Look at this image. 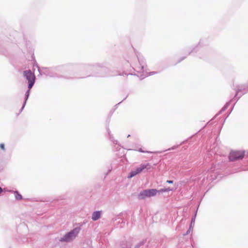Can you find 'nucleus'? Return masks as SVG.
Masks as SVG:
<instances>
[{
  "label": "nucleus",
  "mask_w": 248,
  "mask_h": 248,
  "mask_svg": "<svg viewBox=\"0 0 248 248\" xmlns=\"http://www.w3.org/2000/svg\"><path fill=\"white\" fill-rule=\"evenodd\" d=\"M137 59L139 61L138 64H135L131 60L130 61V64L134 68V69L137 71L139 73H142L143 75L142 76V78H144V77H147L148 76L153 75L156 73L155 72H152L148 74L147 72L144 73V68L145 65V63L144 62L143 58L140 56L137 55Z\"/></svg>",
  "instance_id": "nucleus-1"
},
{
  "label": "nucleus",
  "mask_w": 248,
  "mask_h": 248,
  "mask_svg": "<svg viewBox=\"0 0 248 248\" xmlns=\"http://www.w3.org/2000/svg\"><path fill=\"white\" fill-rule=\"evenodd\" d=\"M80 231L79 227H77L61 237L60 241L64 242H70L75 239Z\"/></svg>",
  "instance_id": "nucleus-2"
},
{
  "label": "nucleus",
  "mask_w": 248,
  "mask_h": 248,
  "mask_svg": "<svg viewBox=\"0 0 248 248\" xmlns=\"http://www.w3.org/2000/svg\"><path fill=\"white\" fill-rule=\"evenodd\" d=\"M58 71V68H46L42 67L38 68V71L40 75H45L46 76L54 77L57 76L56 72Z\"/></svg>",
  "instance_id": "nucleus-3"
},
{
  "label": "nucleus",
  "mask_w": 248,
  "mask_h": 248,
  "mask_svg": "<svg viewBox=\"0 0 248 248\" xmlns=\"http://www.w3.org/2000/svg\"><path fill=\"white\" fill-rule=\"evenodd\" d=\"M23 76L28 81V88L31 89L35 80V76L34 73L30 70H25L23 72Z\"/></svg>",
  "instance_id": "nucleus-4"
},
{
  "label": "nucleus",
  "mask_w": 248,
  "mask_h": 248,
  "mask_svg": "<svg viewBox=\"0 0 248 248\" xmlns=\"http://www.w3.org/2000/svg\"><path fill=\"white\" fill-rule=\"evenodd\" d=\"M158 192V190L156 189H146L142 191L139 194L138 198L139 199L142 200L146 198L155 196Z\"/></svg>",
  "instance_id": "nucleus-5"
},
{
  "label": "nucleus",
  "mask_w": 248,
  "mask_h": 248,
  "mask_svg": "<svg viewBox=\"0 0 248 248\" xmlns=\"http://www.w3.org/2000/svg\"><path fill=\"white\" fill-rule=\"evenodd\" d=\"M147 165H141L139 167L136 168L131 171L129 175L127 176L128 178H131L136 175L140 173L143 170L147 168Z\"/></svg>",
  "instance_id": "nucleus-6"
},
{
  "label": "nucleus",
  "mask_w": 248,
  "mask_h": 248,
  "mask_svg": "<svg viewBox=\"0 0 248 248\" xmlns=\"http://www.w3.org/2000/svg\"><path fill=\"white\" fill-rule=\"evenodd\" d=\"M246 153L245 150H231L229 155H245Z\"/></svg>",
  "instance_id": "nucleus-7"
},
{
  "label": "nucleus",
  "mask_w": 248,
  "mask_h": 248,
  "mask_svg": "<svg viewBox=\"0 0 248 248\" xmlns=\"http://www.w3.org/2000/svg\"><path fill=\"white\" fill-rule=\"evenodd\" d=\"M101 214V211L94 212L92 214V219L94 221L98 220L100 218Z\"/></svg>",
  "instance_id": "nucleus-8"
},
{
  "label": "nucleus",
  "mask_w": 248,
  "mask_h": 248,
  "mask_svg": "<svg viewBox=\"0 0 248 248\" xmlns=\"http://www.w3.org/2000/svg\"><path fill=\"white\" fill-rule=\"evenodd\" d=\"M109 135V139L112 141L114 145V148L116 150H119L120 145L118 143V141L117 140H114V137L110 135V134L108 133Z\"/></svg>",
  "instance_id": "nucleus-9"
},
{
  "label": "nucleus",
  "mask_w": 248,
  "mask_h": 248,
  "mask_svg": "<svg viewBox=\"0 0 248 248\" xmlns=\"http://www.w3.org/2000/svg\"><path fill=\"white\" fill-rule=\"evenodd\" d=\"M30 89H31L29 88V90L26 92V93H25V101H24L23 106L21 108V110L24 108L26 105V102L29 98V96L30 93Z\"/></svg>",
  "instance_id": "nucleus-10"
},
{
  "label": "nucleus",
  "mask_w": 248,
  "mask_h": 248,
  "mask_svg": "<svg viewBox=\"0 0 248 248\" xmlns=\"http://www.w3.org/2000/svg\"><path fill=\"white\" fill-rule=\"evenodd\" d=\"M243 156H229V160L231 161H234L237 160L242 159Z\"/></svg>",
  "instance_id": "nucleus-11"
},
{
  "label": "nucleus",
  "mask_w": 248,
  "mask_h": 248,
  "mask_svg": "<svg viewBox=\"0 0 248 248\" xmlns=\"http://www.w3.org/2000/svg\"><path fill=\"white\" fill-rule=\"evenodd\" d=\"M134 150L138 151L140 152L141 153H151V154H160L162 153V152H148V151H143L141 148H139L138 149H133Z\"/></svg>",
  "instance_id": "nucleus-12"
},
{
  "label": "nucleus",
  "mask_w": 248,
  "mask_h": 248,
  "mask_svg": "<svg viewBox=\"0 0 248 248\" xmlns=\"http://www.w3.org/2000/svg\"><path fill=\"white\" fill-rule=\"evenodd\" d=\"M241 91H243V90H242V86H239L238 87V88L237 89H236V94H235V97L237 98V99L238 100L239 98H240V96L237 97L239 93L240 92H241Z\"/></svg>",
  "instance_id": "nucleus-13"
},
{
  "label": "nucleus",
  "mask_w": 248,
  "mask_h": 248,
  "mask_svg": "<svg viewBox=\"0 0 248 248\" xmlns=\"http://www.w3.org/2000/svg\"><path fill=\"white\" fill-rule=\"evenodd\" d=\"M14 194L15 198L16 200H20L22 199V196L20 194H19L17 191H15Z\"/></svg>",
  "instance_id": "nucleus-14"
},
{
  "label": "nucleus",
  "mask_w": 248,
  "mask_h": 248,
  "mask_svg": "<svg viewBox=\"0 0 248 248\" xmlns=\"http://www.w3.org/2000/svg\"><path fill=\"white\" fill-rule=\"evenodd\" d=\"M172 190V188H170V187L167 188H162L160 189L159 190H158V192H168Z\"/></svg>",
  "instance_id": "nucleus-15"
},
{
  "label": "nucleus",
  "mask_w": 248,
  "mask_h": 248,
  "mask_svg": "<svg viewBox=\"0 0 248 248\" xmlns=\"http://www.w3.org/2000/svg\"><path fill=\"white\" fill-rule=\"evenodd\" d=\"M195 217H196V215H195L194 217L192 218L191 222L190 224V229L193 227V225H194L195 220Z\"/></svg>",
  "instance_id": "nucleus-16"
},
{
  "label": "nucleus",
  "mask_w": 248,
  "mask_h": 248,
  "mask_svg": "<svg viewBox=\"0 0 248 248\" xmlns=\"http://www.w3.org/2000/svg\"><path fill=\"white\" fill-rule=\"evenodd\" d=\"M230 104V103H227L225 106L222 108V109L220 110V111L219 112V113H221V112L224 111L227 108V107H228V106Z\"/></svg>",
  "instance_id": "nucleus-17"
},
{
  "label": "nucleus",
  "mask_w": 248,
  "mask_h": 248,
  "mask_svg": "<svg viewBox=\"0 0 248 248\" xmlns=\"http://www.w3.org/2000/svg\"><path fill=\"white\" fill-rule=\"evenodd\" d=\"M0 148L2 150H4V144L3 143H1L0 144Z\"/></svg>",
  "instance_id": "nucleus-18"
},
{
  "label": "nucleus",
  "mask_w": 248,
  "mask_h": 248,
  "mask_svg": "<svg viewBox=\"0 0 248 248\" xmlns=\"http://www.w3.org/2000/svg\"><path fill=\"white\" fill-rule=\"evenodd\" d=\"M211 152H212L213 153H214V150H215V147L214 145H213V147L210 149Z\"/></svg>",
  "instance_id": "nucleus-19"
},
{
  "label": "nucleus",
  "mask_w": 248,
  "mask_h": 248,
  "mask_svg": "<svg viewBox=\"0 0 248 248\" xmlns=\"http://www.w3.org/2000/svg\"><path fill=\"white\" fill-rule=\"evenodd\" d=\"M167 183H168L169 184H172L173 183V181H171V180H167Z\"/></svg>",
  "instance_id": "nucleus-20"
},
{
  "label": "nucleus",
  "mask_w": 248,
  "mask_h": 248,
  "mask_svg": "<svg viewBox=\"0 0 248 248\" xmlns=\"http://www.w3.org/2000/svg\"><path fill=\"white\" fill-rule=\"evenodd\" d=\"M2 191V188L0 187V193H1Z\"/></svg>",
  "instance_id": "nucleus-21"
},
{
  "label": "nucleus",
  "mask_w": 248,
  "mask_h": 248,
  "mask_svg": "<svg viewBox=\"0 0 248 248\" xmlns=\"http://www.w3.org/2000/svg\"><path fill=\"white\" fill-rule=\"evenodd\" d=\"M246 93V91H245V92H243V93Z\"/></svg>",
  "instance_id": "nucleus-22"
},
{
  "label": "nucleus",
  "mask_w": 248,
  "mask_h": 248,
  "mask_svg": "<svg viewBox=\"0 0 248 248\" xmlns=\"http://www.w3.org/2000/svg\"><path fill=\"white\" fill-rule=\"evenodd\" d=\"M130 136V135H128L127 136V138L129 137Z\"/></svg>",
  "instance_id": "nucleus-23"
},
{
  "label": "nucleus",
  "mask_w": 248,
  "mask_h": 248,
  "mask_svg": "<svg viewBox=\"0 0 248 248\" xmlns=\"http://www.w3.org/2000/svg\"><path fill=\"white\" fill-rule=\"evenodd\" d=\"M247 154H248V152H247Z\"/></svg>",
  "instance_id": "nucleus-24"
}]
</instances>
